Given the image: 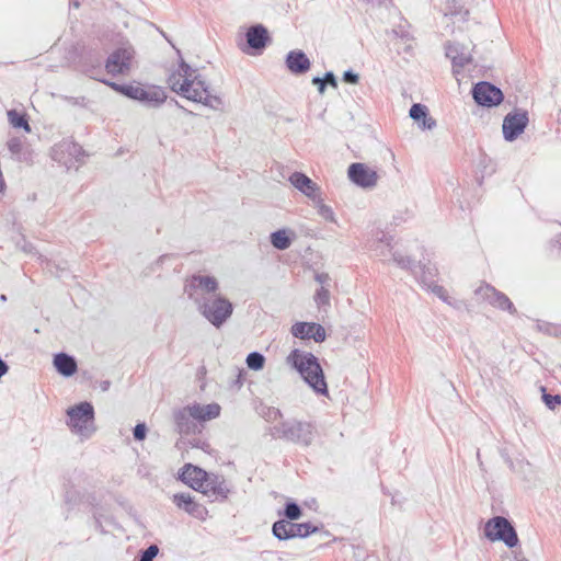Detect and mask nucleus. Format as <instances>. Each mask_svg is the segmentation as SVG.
I'll return each mask as SVG.
<instances>
[{
    "instance_id": "1",
    "label": "nucleus",
    "mask_w": 561,
    "mask_h": 561,
    "mask_svg": "<svg viewBox=\"0 0 561 561\" xmlns=\"http://www.w3.org/2000/svg\"><path fill=\"white\" fill-rule=\"evenodd\" d=\"M219 283L214 276L193 275L186 280L184 291L197 311L215 328H221L232 316V302L218 293Z\"/></svg>"
},
{
    "instance_id": "2",
    "label": "nucleus",
    "mask_w": 561,
    "mask_h": 561,
    "mask_svg": "<svg viewBox=\"0 0 561 561\" xmlns=\"http://www.w3.org/2000/svg\"><path fill=\"white\" fill-rule=\"evenodd\" d=\"M168 83L170 89L182 98L202 103L215 111L222 108V99L219 95L210 94L209 84L205 79L183 60L179 69L169 76Z\"/></svg>"
},
{
    "instance_id": "3",
    "label": "nucleus",
    "mask_w": 561,
    "mask_h": 561,
    "mask_svg": "<svg viewBox=\"0 0 561 561\" xmlns=\"http://www.w3.org/2000/svg\"><path fill=\"white\" fill-rule=\"evenodd\" d=\"M286 363L299 373L301 378L317 394H328V385L322 367L312 353L295 348L287 356Z\"/></svg>"
},
{
    "instance_id": "4",
    "label": "nucleus",
    "mask_w": 561,
    "mask_h": 561,
    "mask_svg": "<svg viewBox=\"0 0 561 561\" xmlns=\"http://www.w3.org/2000/svg\"><path fill=\"white\" fill-rule=\"evenodd\" d=\"M110 87L121 94L136 100L148 108H158L167 101V92L163 88L153 84L129 83L118 84L110 83Z\"/></svg>"
},
{
    "instance_id": "5",
    "label": "nucleus",
    "mask_w": 561,
    "mask_h": 561,
    "mask_svg": "<svg viewBox=\"0 0 561 561\" xmlns=\"http://www.w3.org/2000/svg\"><path fill=\"white\" fill-rule=\"evenodd\" d=\"M316 428L309 422L289 420L274 427V434L287 442L302 446L311 445L314 438Z\"/></svg>"
},
{
    "instance_id": "6",
    "label": "nucleus",
    "mask_w": 561,
    "mask_h": 561,
    "mask_svg": "<svg viewBox=\"0 0 561 561\" xmlns=\"http://www.w3.org/2000/svg\"><path fill=\"white\" fill-rule=\"evenodd\" d=\"M68 426L81 437H90L94 431V408L90 402H81L67 410Z\"/></svg>"
},
{
    "instance_id": "7",
    "label": "nucleus",
    "mask_w": 561,
    "mask_h": 561,
    "mask_svg": "<svg viewBox=\"0 0 561 561\" xmlns=\"http://www.w3.org/2000/svg\"><path fill=\"white\" fill-rule=\"evenodd\" d=\"M393 263L398 267L409 271L423 287L435 282L437 276V268L434 264L431 262L416 263L411 256L404 254L402 251H396L393 253Z\"/></svg>"
},
{
    "instance_id": "8",
    "label": "nucleus",
    "mask_w": 561,
    "mask_h": 561,
    "mask_svg": "<svg viewBox=\"0 0 561 561\" xmlns=\"http://www.w3.org/2000/svg\"><path fill=\"white\" fill-rule=\"evenodd\" d=\"M484 536L491 541H503L508 548H514L518 543L515 528L503 516H495L485 523Z\"/></svg>"
},
{
    "instance_id": "9",
    "label": "nucleus",
    "mask_w": 561,
    "mask_h": 561,
    "mask_svg": "<svg viewBox=\"0 0 561 561\" xmlns=\"http://www.w3.org/2000/svg\"><path fill=\"white\" fill-rule=\"evenodd\" d=\"M474 296L480 301H485L494 308H497L503 311H508L511 314H515L517 312L513 302L510 298L502 291H499L496 288L491 286L490 284L482 283L476 290Z\"/></svg>"
},
{
    "instance_id": "10",
    "label": "nucleus",
    "mask_w": 561,
    "mask_h": 561,
    "mask_svg": "<svg viewBox=\"0 0 561 561\" xmlns=\"http://www.w3.org/2000/svg\"><path fill=\"white\" fill-rule=\"evenodd\" d=\"M318 531V527L310 523L295 524L291 520H277L273 525V535L279 540L295 537H307Z\"/></svg>"
},
{
    "instance_id": "11",
    "label": "nucleus",
    "mask_w": 561,
    "mask_h": 561,
    "mask_svg": "<svg viewBox=\"0 0 561 561\" xmlns=\"http://www.w3.org/2000/svg\"><path fill=\"white\" fill-rule=\"evenodd\" d=\"M529 122L526 111L508 113L503 119V136L506 141H514L524 133Z\"/></svg>"
},
{
    "instance_id": "12",
    "label": "nucleus",
    "mask_w": 561,
    "mask_h": 561,
    "mask_svg": "<svg viewBox=\"0 0 561 561\" xmlns=\"http://www.w3.org/2000/svg\"><path fill=\"white\" fill-rule=\"evenodd\" d=\"M347 175L354 184L363 188L375 187L379 179L376 170L362 162L352 163L348 167Z\"/></svg>"
},
{
    "instance_id": "13",
    "label": "nucleus",
    "mask_w": 561,
    "mask_h": 561,
    "mask_svg": "<svg viewBox=\"0 0 561 561\" xmlns=\"http://www.w3.org/2000/svg\"><path fill=\"white\" fill-rule=\"evenodd\" d=\"M134 54L130 46L121 47L113 51L106 60L107 72L112 75L127 73L130 70Z\"/></svg>"
},
{
    "instance_id": "14",
    "label": "nucleus",
    "mask_w": 561,
    "mask_h": 561,
    "mask_svg": "<svg viewBox=\"0 0 561 561\" xmlns=\"http://www.w3.org/2000/svg\"><path fill=\"white\" fill-rule=\"evenodd\" d=\"M472 95L479 105L486 107L499 105L503 101L502 91L485 81L479 82L473 87Z\"/></svg>"
},
{
    "instance_id": "15",
    "label": "nucleus",
    "mask_w": 561,
    "mask_h": 561,
    "mask_svg": "<svg viewBox=\"0 0 561 561\" xmlns=\"http://www.w3.org/2000/svg\"><path fill=\"white\" fill-rule=\"evenodd\" d=\"M230 486L222 476L209 474L201 492L211 501H225L230 494Z\"/></svg>"
},
{
    "instance_id": "16",
    "label": "nucleus",
    "mask_w": 561,
    "mask_h": 561,
    "mask_svg": "<svg viewBox=\"0 0 561 561\" xmlns=\"http://www.w3.org/2000/svg\"><path fill=\"white\" fill-rule=\"evenodd\" d=\"M367 248L379 257H387L388 255L393 257V253L399 251L398 249H393L391 237L381 230L373 231L371 237L367 241Z\"/></svg>"
},
{
    "instance_id": "17",
    "label": "nucleus",
    "mask_w": 561,
    "mask_h": 561,
    "mask_svg": "<svg viewBox=\"0 0 561 561\" xmlns=\"http://www.w3.org/2000/svg\"><path fill=\"white\" fill-rule=\"evenodd\" d=\"M290 184L312 201H320V187L309 176L301 172H294L289 176Z\"/></svg>"
},
{
    "instance_id": "18",
    "label": "nucleus",
    "mask_w": 561,
    "mask_h": 561,
    "mask_svg": "<svg viewBox=\"0 0 561 561\" xmlns=\"http://www.w3.org/2000/svg\"><path fill=\"white\" fill-rule=\"evenodd\" d=\"M291 334L295 337L306 340L312 339L314 342L325 340V330L321 324L313 322H297L291 327Z\"/></svg>"
},
{
    "instance_id": "19",
    "label": "nucleus",
    "mask_w": 561,
    "mask_h": 561,
    "mask_svg": "<svg viewBox=\"0 0 561 561\" xmlns=\"http://www.w3.org/2000/svg\"><path fill=\"white\" fill-rule=\"evenodd\" d=\"M173 419L176 431L180 434H192L201 431L196 420L193 417L190 405L174 411Z\"/></svg>"
},
{
    "instance_id": "20",
    "label": "nucleus",
    "mask_w": 561,
    "mask_h": 561,
    "mask_svg": "<svg viewBox=\"0 0 561 561\" xmlns=\"http://www.w3.org/2000/svg\"><path fill=\"white\" fill-rule=\"evenodd\" d=\"M208 476L209 473H207L205 470L188 463L183 468L181 480L194 490L201 491Z\"/></svg>"
},
{
    "instance_id": "21",
    "label": "nucleus",
    "mask_w": 561,
    "mask_h": 561,
    "mask_svg": "<svg viewBox=\"0 0 561 561\" xmlns=\"http://www.w3.org/2000/svg\"><path fill=\"white\" fill-rule=\"evenodd\" d=\"M191 411L193 413V417L196 420L197 424H203L210 420H214L220 415V405L218 403H209V404H199L193 403L190 404Z\"/></svg>"
},
{
    "instance_id": "22",
    "label": "nucleus",
    "mask_w": 561,
    "mask_h": 561,
    "mask_svg": "<svg viewBox=\"0 0 561 561\" xmlns=\"http://www.w3.org/2000/svg\"><path fill=\"white\" fill-rule=\"evenodd\" d=\"M310 60L302 50H291L286 56V66L291 73L302 75L310 69Z\"/></svg>"
},
{
    "instance_id": "23",
    "label": "nucleus",
    "mask_w": 561,
    "mask_h": 561,
    "mask_svg": "<svg viewBox=\"0 0 561 561\" xmlns=\"http://www.w3.org/2000/svg\"><path fill=\"white\" fill-rule=\"evenodd\" d=\"M173 502L179 508L184 510L186 513L195 517H201L205 512V508L194 501V497L191 495V493L174 494Z\"/></svg>"
},
{
    "instance_id": "24",
    "label": "nucleus",
    "mask_w": 561,
    "mask_h": 561,
    "mask_svg": "<svg viewBox=\"0 0 561 561\" xmlns=\"http://www.w3.org/2000/svg\"><path fill=\"white\" fill-rule=\"evenodd\" d=\"M247 43L253 49H263L267 43V30L261 25H253L247 31Z\"/></svg>"
},
{
    "instance_id": "25",
    "label": "nucleus",
    "mask_w": 561,
    "mask_h": 561,
    "mask_svg": "<svg viewBox=\"0 0 561 561\" xmlns=\"http://www.w3.org/2000/svg\"><path fill=\"white\" fill-rule=\"evenodd\" d=\"M54 366L56 370L65 377L72 376L78 368L75 357L66 353H59L55 355Z\"/></svg>"
},
{
    "instance_id": "26",
    "label": "nucleus",
    "mask_w": 561,
    "mask_h": 561,
    "mask_svg": "<svg viewBox=\"0 0 561 561\" xmlns=\"http://www.w3.org/2000/svg\"><path fill=\"white\" fill-rule=\"evenodd\" d=\"M295 233L288 229H279L271 233V243L277 250H286L291 245Z\"/></svg>"
},
{
    "instance_id": "27",
    "label": "nucleus",
    "mask_w": 561,
    "mask_h": 561,
    "mask_svg": "<svg viewBox=\"0 0 561 561\" xmlns=\"http://www.w3.org/2000/svg\"><path fill=\"white\" fill-rule=\"evenodd\" d=\"M446 55L447 57L451 58L455 67H465L472 60L469 53L460 51L459 44L448 46Z\"/></svg>"
},
{
    "instance_id": "28",
    "label": "nucleus",
    "mask_w": 561,
    "mask_h": 561,
    "mask_svg": "<svg viewBox=\"0 0 561 561\" xmlns=\"http://www.w3.org/2000/svg\"><path fill=\"white\" fill-rule=\"evenodd\" d=\"M8 118L10 124L15 128H24L26 131H30V125L24 117V115L19 114L16 111L11 110L8 112Z\"/></svg>"
},
{
    "instance_id": "29",
    "label": "nucleus",
    "mask_w": 561,
    "mask_h": 561,
    "mask_svg": "<svg viewBox=\"0 0 561 561\" xmlns=\"http://www.w3.org/2000/svg\"><path fill=\"white\" fill-rule=\"evenodd\" d=\"M424 288L430 289L433 294H435L444 302H446L453 307H458L456 301L450 300L445 288L443 286L436 284V282H433L431 285H426Z\"/></svg>"
},
{
    "instance_id": "30",
    "label": "nucleus",
    "mask_w": 561,
    "mask_h": 561,
    "mask_svg": "<svg viewBox=\"0 0 561 561\" xmlns=\"http://www.w3.org/2000/svg\"><path fill=\"white\" fill-rule=\"evenodd\" d=\"M265 358L261 353L252 352L247 357V365L249 368L260 370L263 368Z\"/></svg>"
},
{
    "instance_id": "31",
    "label": "nucleus",
    "mask_w": 561,
    "mask_h": 561,
    "mask_svg": "<svg viewBox=\"0 0 561 561\" xmlns=\"http://www.w3.org/2000/svg\"><path fill=\"white\" fill-rule=\"evenodd\" d=\"M284 516L288 520H296L301 516V508L295 502H287L284 510Z\"/></svg>"
},
{
    "instance_id": "32",
    "label": "nucleus",
    "mask_w": 561,
    "mask_h": 561,
    "mask_svg": "<svg viewBox=\"0 0 561 561\" xmlns=\"http://www.w3.org/2000/svg\"><path fill=\"white\" fill-rule=\"evenodd\" d=\"M410 117L415 122H421L422 118H425L427 114V107L423 104L416 103L413 104L410 108Z\"/></svg>"
},
{
    "instance_id": "33",
    "label": "nucleus",
    "mask_w": 561,
    "mask_h": 561,
    "mask_svg": "<svg viewBox=\"0 0 561 561\" xmlns=\"http://www.w3.org/2000/svg\"><path fill=\"white\" fill-rule=\"evenodd\" d=\"M159 553V548L156 545L149 546L146 550L141 551L138 561H153Z\"/></svg>"
},
{
    "instance_id": "34",
    "label": "nucleus",
    "mask_w": 561,
    "mask_h": 561,
    "mask_svg": "<svg viewBox=\"0 0 561 561\" xmlns=\"http://www.w3.org/2000/svg\"><path fill=\"white\" fill-rule=\"evenodd\" d=\"M314 300L318 306L329 305L330 293L324 286H321L316 293Z\"/></svg>"
},
{
    "instance_id": "35",
    "label": "nucleus",
    "mask_w": 561,
    "mask_h": 561,
    "mask_svg": "<svg viewBox=\"0 0 561 561\" xmlns=\"http://www.w3.org/2000/svg\"><path fill=\"white\" fill-rule=\"evenodd\" d=\"M319 215L328 221L335 222V216L332 208L325 204H320L318 208Z\"/></svg>"
},
{
    "instance_id": "36",
    "label": "nucleus",
    "mask_w": 561,
    "mask_h": 561,
    "mask_svg": "<svg viewBox=\"0 0 561 561\" xmlns=\"http://www.w3.org/2000/svg\"><path fill=\"white\" fill-rule=\"evenodd\" d=\"M542 399L546 405L551 410L556 409V407L561 404V396L559 394L552 396L543 393Z\"/></svg>"
},
{
    "instance_id": "37",
    "label": "nucleus",
    "mask_w": 561,
    "mask_h": 561,
    "mask_svg": "<svg viewBox=\"0 0 561 561\" xmlns=\"http://www.w3.org/2000/svg\"><path fill=\"white\" fill-rule=\"evenodd\" d=\"M7 146L13 154H19L22 150L23 142L20 138L14 137L8 141Z\"/></svg>"
},
{
    "instance_id": "38",
    "label": "nucleus",
    "mask_w": 561,
    "mask_h": 561,
    "mask_svg": "<svg viewBox=\"0 0 561 561\" xmlns=\"http://www.w3.org/2000/svg\"><path fill=\"white\" fill-rule=\"evenodd\" d=\"M147 434V427L144 423H139L134 428V438L136 440H144Z\"/></svg>"
},
{
    "instance_id": "39",
    "label": "nucleus",
    "mask_w": 561,
    "mask_h": 561,
    "mask_svg": "<svg viewBox=\"0 0 561 561\" xmlns=\"http://www.w3.org/2000/svg\"><path fill=\"white\" fill-rule=\"evenodd\" d=\"M343 80L346 83L356 84L359 80V77L357 73L353 72L352 70H347L343 73Z\"/></svg>"
},
{
    "instance_id": "40",
    "label": "nucleus",
    "mask_w": 561,
    "mask_h": 561,
    "mask_svg": "<svg viewBox=\"0 0 561 561\" xmlns=\"http://www.w3.org/2000/svg\"><path fill=\"white\" fill-rule=\"evenodd\" d=\"M436 126V122L434 118L430 116H425V118L421 119V127L423 129H433Z\"/></svg>"
},
{
    "instance_id": "41",
    "label": "nucleus",
    "mask_w": 561,
    "mask_h": 561,
    "mask_svg": "<svg viewBox=\"0 0 561 561\" xmlns=\"http://www.w3.org/2000/svg\"><path fill=\"white\" fill-rule=\"evenodd\" d=\"M323 79H324L325 85L330 84L333 88L337 87V81H336V78L333 75V72H327Z\"/></svg>"
},
{
    "instance_id": "42",
    "label": "nucleus",
    "mask_w": 561,
    "mask_h": 561,
    "mask_svg": "<svg viewBox=\"0 0 561 561\" xmlns=\"http://www.w3.org/2000/svg\"><path fill=\"white\" fill-rule=\"evenodd\" d=\"M312 83H313L314 85H317V87H318V90H319V92H320L321 94H323V93H324V91H325V82H324V79L319 78V77H314V78L312 79Z\"/></svg>"
},
{
    "instance_id": "43",
    "label": "nucleus",
    "mask_w": 561,
    "mask_h": 561,
    "mask_svg": "<svg viewBox=\"0 0 561 561\" xmlns=\"http://www.w3.org/2000/svg\"><path fill=\"white\" fill-rule=\"evenodd\" d=\"M314 278H316V280H317L319 284H321L322 286H323V285H328V284H329V282H330V276H329V274H327V273H318V274H316V277H314Z\"/></svg>"
},
{
    "instance_id": "44",
    "label": "nucleus",
    "mask_w": 561,
    "mask_h": 561,
    "mask_svg": "<svg viewBox=\"0 0 561 561\" xmlns=\"http://www.w3.org/2000/svg\"><path fill=\"white\" fill-rule=\"evenodd\" d=\"M194 447L201 448L205 450L206 453H210V445L204 440L195 439V443H193Z\"/></svg>"
},
{
    "instance_id": "45",
    "label": "nucleus",
    "mask_w": 561,
    "mask_h": 561,
    "mask_svg": "<svg viewBox=\"0 0 561 561\" xmlns=\"http://www.w3.org/2000/svg\"><path fill=\"white\" fill-rule=\"evenodd\" d=\"M9 370V366L7 365V363L0 358V378L5 375Z\"/></svg>"
},
{
    "instance_id": "46",
    "label": "nucleus",
    "mask_w": 561,
    "mask_h": 561,
    "mask_svg": "<svg viewBox=\"0 0 561 561\" xmlns=\"http://www.w3.org/2000/svg\"><path fill=\"white\" fill-rule=\"evenodd\" d=\"M278 416H280V412L277 409H273L270 411V417L273 420H276Z\"/></svg>"
},
{
    "instance_id": "47",
    "label": "nucleus",
    "mask_w": 561,
    "mask_h": 561,
    "mask_svg": "<svg viewBox=\"0 0 561 561\" xmlns=\"http://www.w3.org/2000/svg\"><path fill=\"white\" fill-rule=\"evenodd\" d=\"M187 115H194V113L192 111H188L186 108H184L183 106H180Z\"/></svg>"
},
{
    "instance_id": "48",
    "label": "nucleus",
    "mask_w": 561,
    "mask_h": 561,
    "mask_svg": "<svg viewBox=\"0 0 561 561\" xmlns=\"http://www.w3.org/2000/svg\"><path fill=\"white\" fill-rule=\"evenodd\" d=\"M0 301H2V302L7 301V296L4 294L0 295Z\"/></svg>"
},
{
    "instance_id": "49",
    "label": "nucleus",
    "mask_w": 561,
    "mask_h": 561,
    "mask_svg": "<svg viewBox=\"0 0 561 561\" xmlns=\"http://www.w3.org/2000/svg\"><path fill=\"white\" fill-rule=\"evenodd\" d=\"M106 386H108V382L103 383V390H106Z\"/></svg>"
},
{
    "instance_id": "50",
    "label": "nucleus",
    "mask_w": 561,
    "mask_h": 561,
    "mask_svg": "<svg viewBox=\"0 0 561 561\" xmlns=\"http://www.w3.org/2000/svg\"><path fill=\"white\" fill-rule=\"evenodd\" d=\"M106 386H108V382L103 383V390H106Z\"/></svg>"
},
{
    "instance_id": "51",
    "label": "nucleus",
    "mask_w": 561,
    "mask_h": 561,
    "mask_svg": "<svg viewBox=\"0 0 561 561\" xmlns=\"http://www.w3.org/2000/svg\"><path fill=\"white\" fill-rule=\"evenodd\" d=\"M106 386H108V382L103 383V390H106Z\"/></svg>"
},
{
    "instance_id": "52",
    "label": "nucleus",
    "mask_w": 561,
    "mask_h": 561,
    "mask_svg": "<svg viewBox=\"0 0 561 561\" xmlns=\"http://www.w3.org/2000/svg\"><path fill=\"white\" fill-rule=\"evenodd\" d=\"M24 251H30L31 252V247L30 248H24Z\"/></svg>"
},
{
    "instance_id": "53",
    "label": "nucleus",
    "mask_w": 561,
    "mask_h": 561,
    "mask_svg": "<svg viewBox=\"0 0 561 561\" xmlns=\"http://www.w3.org/2000/svg\"><path fill=\"white\" fill-rule=\"evenodd\" d=\"M103 83H106V84H108V85H110V83H111V82H106V80H103Z\"/></svg>"
}]
</instances>
